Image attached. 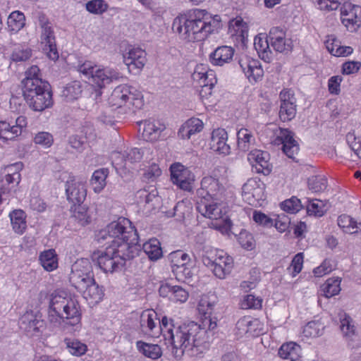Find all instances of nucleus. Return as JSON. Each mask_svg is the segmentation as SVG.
<instances>
[{"mask_svg":"<svg viewBox=\"0 0 361 361\" xmlns=\"http://www.w3.org/2000/svg\"><path fill=\"white\" fill-rule=\"evenodd\" d=\"M212 16L205 10L195 9L174 19L172 29L188 42H200L213 32Z\"/></svg>","mask_w":361,"mask_h":361,"instance_id":"2","label":"nucleus"},{"mask_svg":"<svg viewBox=\"0 0 361 361\" xmlns=\"http://www.w3.org/2000/svg\"><path fill=\"white\" fill-rule=\"evenodd\" d=\"M18 128L13 126V121H0V140L3 141L11 140L19 136Z\"/></svg>","mask_w":361,"mask_h":361,"instance_id":"40","label":"nucleus"},{"mask_svg":"<svg viewBox=\"0 0 361 361\" xmlns=\"http://www.w3.org/2000/svg\"><path fill=\"white\" fill-rule=\"evenodd\" d=\"M97 240L99 244L118 247L122 244L126 243L130 247H137L138 254L141 250L139 244V236L137 230L131 226L129 219L120 217L117 221H114L97 235Z\"/></svg>","mask_w":361,"mask_h":361,"instance_id":"4","label":"nucleus"},{"mask_svg":"<svg viewBox=\"0 0 361 361\" xmlns=\"http://www.w3.org/2000/svg\"><path fill=\"white\" fill-rule=\"evenodd\" d=\"M64 343L69 353L75 356H81L87 352V345L78 340L65 338Z\"/></svg>","mask_w":361,"mask_h":361,"instance_id":"45","label":"nucleus"},{"mask_svg":"<svg viewBox=\"0 0 361 361\" xmlns=\"http://www.w3.org/2000/svg\"><path fill=\"white\" fill-rule=\"evenodd\" d=\"M141 250L143 251L152 261H156L162 257V250L160 242L156 238H152L141 245Z\"/></svg>","mask_w":361,"mask_h":361,"instance_id":"30","label":"nucleus"},{"mask_svg":"<svg viewBox=\"0 0 361 361\" xmlns=\"http://www.w3.org/2000/svg\"><path fill=\"white\" fill-rule=\"evenodd\" d=\"M265 185L259 179L250 178L242 188L243 199L253 205L264 199Z\"/></svg>","mask_w":361,"mask_h":361,"instance_id":"14","label":"nucleus"},{"mask_svg":"<svg viewBox=\"0 0 361 361\" xmlns=\"http://www.w3.org/2000/svg\"><path fill=\"white\" fill-rule=\"evenodd\" d=\"M340 315V328L343 333L346 335H350L354 334L355 326L350 324L351 319L345 312L341 311Z\"/></svg>","mask_w":361,"mask_h":361,"instance_id":"52","label":"nucleus"},{"mask_svg":"<svg viewBox=\"0 0 361 361\" xmlns=\"http://www.w3.org/2000/svg\"><path fill=\"white\" fill-rule=\"evenodd\" d=\"M142 94L135 87L127 85L117 86L108 99L109 104L113 107L120 108L127 103L137 109L143 106Z\"/></svg>","mask_w":361,"mask_h":361,"instance_id":"9","label":"nucleus"},{"mask_svg":"<svg viewBox=\"0 0 361 361\" xmlns=\"http://www.w3.org/2000/svg\"><path fill=\"white\" fill-rule=\"evenodd\" d=\"M276 140L280 141L283 145L282 150L283 153L288 158L297 161L299 145L297 141L293 138V133L288 129L280 128V132L277 135Z\"/></svg>","mask_w":361,"mask_h":361,"instance_id":"18","label":"nucleus"},{"mask_svg":"<svg viewBox=\"0 0 361 361\" xmlns=\"http://www.w3.org/2000/svg\"><path fill=\"white\" fill-rule=\"evenodd\" d=\"M41 265L47 271H51L58 267L57 255L54 250L42 252L39 255Z\"/></svg>","mask_w":361,"mask_h":361,"instance_id":"36","label":"nucleus"},{"mask_svg":"<svg viewBox=\"0 0 361 361\" xmlns=\"http://www.w3.org/2000/svg\"><path fill=\"white\" fill-rule=\"evenodd\" d=\"M307 213L309 215H314L317 217L322 216L330 207L327 201H322L318 199L311 200L307 199Z\"/></svg>","mask_w":361,"mask_h":361,"instance_id":"33","label":"nucleus"},{"mask_svg":"<svg viewBox=\"0 0 361 361\" xmlns=\"http://www.w3.org/2000/svg\"><path fill=\"white\" fill-rule=\"evenodd\" d=\"M214 302H210L208 298H202L200 301L199 302V304L197 305V310L200 314L202 315V324L204 326L202 329L207 331L205 329V326H208V329L209 330L214 329L216 326V318L212 317V314L214 312ZM197 325V323H196ZM202 329V327H200ZM207 332V331H206ZM207 334V333H206ZM207 336V348L204 350V351L208 348L209 347V341H208V336Z\"/></svg>","mask_w":361,"mask_h":361,"instance_id":"17","label":"nucleus"},{"mask_svg":"<svg viewBox=\"0 0 361 361\" xmlns=\"http://www.w3.org/2000/svg\"><path fill=\"white\" fill-rule=\"evenodd\" d=\"M242 309H258L262 306V300L253 295H247L241 302Z\"/></svg>","mask_w":361,"mask_h":361,"instance_id":"54","label":"nucleus"},{"mask_svg":"<svg viewBox=\"0 0 361 361\" xmlns=\"http://www.w3.org/2000/svg\"><path fill=\"white\" fill-rule=\"evenodd\" d=\"M10 219L13 231L22 234L26 228L25 213L23 210H14L10 214Z\"/></svg>","mask_w":361,"mask_h":361,"instance_id":"39","label":"nucleus"},{"mask_svg":"<svg viewBox=\"0 0 361 361\" xmlns=\"http://www.w3.org/2000/svg\"><path fill=\"white\" fill-rule=\"evenodd\" d=\"M86 9L91 13L102 14L108 8L104 0H91L86 4Z\"/></svg>","mask_w":361,"mask_h":361,"instance_id":"51","label":"nucleus"},{"mask_svg":"<svg viewBox=\"0 0 361 361\" xmlns=\"http://www.w3.org/2000/svg\"><path fill=\"white\" fill-rule=\"evenodd\" d=\"M280 357L290 361H300L301 358V348L294 342L283 343L279 349Z\"/></svg>","mask_w":361,"mask_h":361,"instance_id":"28","label":"nucleus"},{"mask_svg":"<svg viewBox=\"0 0 361 361\" xmlns=\"http://www.w3.org/2000/svg\"><path fill=\"white\" fill-rule=\"evenodd\" d=\"M204 209L202 214L209 219H217L221 216V208L216 203L204 204Z\"/></svg>","mask_w":361,"mask_h":361,"instance_id":"56","label":"nucleus"},{"mask_svg":"<svg viewBox=\"0 0 361 361\" xmlns=\"http://www.w3.org/2000/svg\"><path fill=\"white\" fill-rule=\"evenodd\" d=\"M136 347L140 353L153 360H157L162 355L161 348L157 344L138 341L136 342Z\"/></svg>","mask_w":361,"mask_h":361,"instance_id":"34","label":"nucleus"},{"mask_svg":"<svg viewBox=\"0 0 361 361\" xmlns=\"http://www.w3.org/2000/svg\"><path fill=\"white\" fill-rule=\"evenodd\" d=\"M240 245L247 250H252L255 247V240L252 235L247 232H241L238 237Z\"/></svg>","mask_w":361,"mask_h":361,"instance_id":"60","label":"nucleus"},{"mask_svg":"<svg viewBox=\"0 0 361 361\" xmlns=\"http://www.w3.org/2000/svg\"><path fill=\"white\" fill-rule=\"evenodd\" d=\"M53 136L47 132H39L34 138V142L46 147H49L53 144Z\"/></svg>","mask_w":361,"mask_h":361,"instance_id":"55","label":"nucleus"},{"mask_svg":"<svg viewBox=\"0 0 361 361\" xmlns=\"http://www.w3.org/2000/svg\"><path fill=\"white\" fill-rule=\"evenodd\" d=\"M43 90L44 92L41 93V95L36 96L32 99L25 101L29 107L35 111H43L53 106L52 91L47 92V90Z\"/></svg>","mask_w":361,"mask_h":361,"instance_id":"26","label":"nucleus"},{"mask_svg":"<svg viewBox=\"0 0 361 361\" xmlns=\"http://www.w3.org/2000/svg\"><path fill=\"white\" fill-rule=\"evenodd\" d=\"M202 262L216 277L221 279L231 272L233 267V258L223 250H205L202 257Z\"/></svg>","mask_w":361,"mask_h":361,"instance_id":"8","label":"nucleus"},{"mask_svg":"<svg viewBox=\"0 0 361 361\" xmlns=\"http://www.w3.org/2000/svg\"><path fill=\"white\" fill-rule=\"evenodd\" d=\"M281 207L285 212L295 214L299 212L303 207V205L300 200L296 197H292L290 199L283 201L281 204Z\"/></svg>","mask_w":361,"mask_h":361,"instance_id":"49","label":"nucleus"},{"mask_svg":"<svg viewBox=\"0 0 361 361\" xmlns=\"http://www.w3.org/2000/svg\"><path fill=\"white\" fill-rule=\"evenodd\" d=\"M228 133L224 128L214 129L212 133L210 147L216 153L226 156L231 153V147L227 143Z\"/></svg>","mask_w":361,"mask_h":361,"instance_id":"22","label":"nucleus"},{"mask_svg":"<svg viewBox=\"0 0 361 361\" xmlns=\"http://www.w3.org/2000/svg\"><path fill=\"white\" fill-rule=\"evenodd\" d=\"M234 52L235 50L231 47H219L210 54L209 61L214 66H222L232 61Z\"/></svg>","mask_w":361,"mask_h":361,"instance_id":"25","label":"nucleus"},{"mask_svg":"<svg viewBox=\"0 0 361 361\" xmlns=\"http://www.w3.org/2000/svg\"><path fill=\"white\" fill-rule=\"evenodd\" d=\"M66 194L73 206L82 204L87 196L85 183L76 180L75 177H69L66 183Z\"/></svg>","mask_w":361,"mask_h":361,"instance_id":"15","label":"nucleus"},{"mask_svg":"<svg viewBox=\"0 0 361 361\" xmlns=\"http://www.w3.org/2000/svg\"><path fill=\"white\" fill-rule=\"evenodd\" d=\"M31 56V50L29 49H16L12 55L11 58L14 61H25Z\"/></svg>","mask_w":361,"mask_h":361,"instance_id":"63","label":"nucleus"},{"mask_svg":"<svg viewBox=\"0 0 361 361\" xmlns=\"http://www.w3.org/2000/svg\"><path fill=\"white\" fill-rule=\"evenodd\" d=\"M140 328L143 334L149 336L162 334L165 341L172 345L176 357H182L185 351L202 353L207 348V332L194 322L176 326L173 319L166 316L159 319L156 312L146 310L140 314Z\"/></svg>","mask_w":361,"mask_h":361,"instance_id":"1","label":"nucleus"},{"mask_svg":"<svg viewBox=\"0 0 361 361\" xmlns=\"http://www.w3.org/2000/svg\"><path fill=\"white\" fill-rule=\"evenodd\" d=\"M188 296L189 294L188 291H186L184 288L180 286H174L171 300L184 302L188 300Z\"/></svg>","mask_w":361,"mask_h":361,"instance_id":"61","label":"nucleus"},{"mask_svg":"<svg viewBox=\"0 0 361 361\" xmlns=\"http://www.w3.org/2000/svg\"><path fill=\"white\" fill-rule=\"evenodd\" d=\"M237 145L239 150L247 152L251 145L254 144L255 138L252 133L247 128H241L237 133Z\"/></svg>","mask_w":361,"mask_h":361,"instance_id":"37","label":"nucleus"},{"mask_svg":"<svg viewBox=\"0 0 361 361\" xmlns=\"http://www.w3.org/2000/svg\"><path fill=\"white\" fill-rule=\"evenodd\" d=\"M343 0H317L318 8L324 11H331L336 10Z\"/></svg>","mask_w":361,"mask_h":361,"instance_id":"53","label":"nucleus"},{"mask_svg":"<svg viewBox=\"0 0 361 361\" xmlns=\"http://www.w3.org/2000/svg\"><path fill=\"white\" fill-rule=\"evenodd\" d=\"M69 281L89 303L94 305L102 300L103 289L95 281L89 259H81L72 265Z\"/></svg>","mask_w":361,"mask_h":361,"instance_id":"3","label":"nucleus"},{"mask_svg":"<svg viewBox=\"0 0 361 361\" xmlns=\"http://www.w3.org/2000/svg\"><path fill=\"white\" fill-rule=\"evenodd\" d=\"M290 219L284 214L278 215L277 218L274 220L273 226L281 233L286 231L290 227Z\"/></svg>","mask_w":361,"mask_h":361,"instance_id":"58","label":"nucleus"},{"mask_svg":"<svg viewBox=\"0 0 361 361\" xmlns=\"http://www.w3.org/2000/svg\"><path fill=\"white\" fill-rule=\"evenodd\" d=\"M78 71L90 80V82L101 89L121 77L117 70L111 68H100L90 61L79 65Z\"/></svg>","mask_w":361,"mask_h":361,"instance_id":"7","label":"nucleus"},{"mask_svg":"<svg viewBox=\"0 0 361 361\" xmlns=\"http://www.w3.org/2000/svg\"><path fill=\"white\" fill-rule=\"evenodd\" d=\"M139 255L137 247H130L124 243L118 247L108 246L104 252H94L92 260L96 261L97 265L104 273L112 274L121 269L127 260L132 259Z\"/></svg>","mask_w":361,"mask_h":361,"instance_id":"6","label":"nucleus"},{"mask_svg":"<svg viewBox=\"0 0 361 361\" xmlns=\"http://www.w3.org/2000/svg\"><path fill=\"white\" fill-rule=\"evenodd\" d=\"M165 129V126L159 122L145 121L142 137L148 141H154L159 138L161 133Z\"/></svg>","mask_w":361,"mask_h":361,"instance_id":"29","label":"nucleus"},{"mask_svg":"<svg viewBox=\"0 0 361 361\" xmlns=\"http://www.w3.org/2000/svg\"><path fill=\"white\" fill-rule=\"evenodd\" d=\"M82 92V85L80 81L75 80L67 84L63 90V95L68 101L75 100L79 98Z\"/></svg>","mask_w":361,"mask_h":361,"instance_id":"42","label":"nucleus"},{"mask_svg":"<svg viewBox=\"0 0 361 361\" xmlns=\"http://www.w3.org/2000/svg\"><path fill=\"white\" fill-rule=\"evenodd\" d=\"M123 61L130 71L142 70L145 66L147 59L145 50L139 47H133L123 54Z\"/></svg>","mask_w":361,"mask_h":361,"instance_id":"21","label":"nucleus"},{"mask_svg":"<svg viewBox=\"0 0 361 361\" xmlns=\"http://www.w3.org/2000/svg\"><path fill=\"white\" fill-rule=\"evenodd\" d=\"M44 326V320L38 319L32 315H24L21 318V328L32 333V335L42 331Z\"/></svg>","mask_w":361,"mask_h":361,"instance_id":"31","label":"nucleus"},{"mask_svg":"<svg viewBox=\"0 0 361 361\" xmlns=\"http://www.w3.org/2000/svg\"><path fill=\"white\" fill-rule=\"evenodd\" d=\"M341 279L338 277L330 278L321 286L323 295L326 298H331L339 293Z\"/></svg>","mask_w":361,"mask_h":361,"instance_id":"41","label":"nucleus"},{"mask_svg":"<svg viewBox=\"0 0 361 361\" xmlns=\"http://www.w3.org/2000/svg\"><path fill=\"white\" fill-rule=\"evenodd\" d=\"M270 41L268 35L262 38L256 37L255 38L254 46L258 53L259 56L266 62H269L272 59V52L269 47Z\"/></svg>","mask_w":361,"mask_h":361,"instance_id":"32","label":"nucleus"},{"mask_svg":"<svg viewBox=\"0 0 361 361\" xmlns=\"http://www.w3.org/2000/svg\"><path fill=\"white\" fill-rule=\"evenodd\" d=\"M238 63L250 82H256L263 76L264 71L258 60L246 57L239 60Z\"/></svg>","mask_w":361,"mask_h":361,"instance_id":"23","label":"nucleus"},{"mask_svg":"<svg viewBox=\"0 0 361 361\" xmlns=\"http://www.w3.org/2000/svg\"><path fill=\"white\" fill-rule=\"evenodd\" d=\"M25 18L22 12L16 11L12 12L8 18V26L11 31L18 32L25 25Z\"/></svg>","mask_w":361,"mask_h":361,"instance_id":"44","label":"nucleus"},{"mask_svg":"<svg viewBox=\"0 0 361 361\" xmlns=\"http://www.w3.org/2000/svg\"><path fill=\"white\" fill-rule=\"evenodd\" d=\"M341 6V19L342 23L350 32H355L361 25V18L357 16L360 7L354 5L348 0H343Z\"/></svg>","mask_w":361,"mask_h":361,"instance_id":"10","label":"nucleus"},{"mask_svg":"<svg viewBox=\"0 0 361 361\" xmlns=\"http://www.w3.org/2000/svg\"><path fill=\"white\" fill-rule=\"evenodd\" d=\"M338 225L343 228H355L357 226V221L350 216L341 215L338 219Z\"/></svg>","mask_w":361,"mask_h":361,"instance_id":"64","label":"nucleus"},{"mask_svg":"<svg viewBox=\"0 0 361 361\" xmlns=\"http://www.w3.org/2000/svg\"><path fill=\"white\" fill-rule=\"evenodd\" d=\"M108 175L109 170L105 168L97 169L93 173L90 180V184L95 192H100L106 186V179Z\"/></svg>","mask_w":361,"mask_h":361,"instance_id":"35","label":"nucleus"},{"mask_svg":"<svg viewBox=\"0 0 361 361\" xmlns=\"http://www.w3.org/2000/svg\"><path fill=\"white\" fill-rule=\"evenodd\" d=\"M169 261L171 264V269L185 265H190V257L183 250H178L171 252L168 256Z\"/></svg>","mask_w":361,"mask_h":361,"instance_id":"38","label":"nucleus"},{"mask_svg":"<svg viewBox=\"0 0 361 361\" xmlns=\"http://www.w3.org/2000/svg\"><path fill=\"white\" fill-rule=\"evenodd\" d=\"M324 324L319 321H311L303 328V334L305 337H317L323 334Z\"/></svg>","mask_w":361,"mask_h":361,"instance_id":"46","label":"nucleus"},{"mask_svg":"<svg viewBox=\"0 0 361 361\" xmlns=\"http://www.w3.org/2000/svg\"><path fill=\"white\" fill-rule=\"evenodd\" d=\"M42 43L44 44L45 50L49 59L56 60L59 58V53L56 49V39L52 26L44 27L42 29Z\"/></svg>","mask_w":361,"mask_h":361,"instance_id":"24","label":"nucleus"},{"mask_svg":"<svg viewBox=\"0 0 361 361\" xmlns=\"http://www.w3.org/2000/svg\"><path fill=\"white\" fill-rule=\"evenodd\" d=\"M192 78L201 87L200 94L205 93L211 94L212 89L216 82V79L212 71L204 73H192Z\"/></svg>","mask_w":361,"mask_h":361,"instance_id":"27","label":"nucleus"},{"mask_svg":"<svg viewBox=\"0 0 361 361\" xmlns=\"http://www.w3.org/2000/svg\"><path fill=\"white\" fill-rule=\"evenodd\" d=\"M171 180L180 189L190 191L195 181V175L182 164H173L170 167Z\"/></svg>","mask_w":361,"mask_h":361,"instance_id":"11","label":"nucleus"},{"mask_svg":"<svg viewBox=\"0 0 361 361\" xmlns=\"http://www.w3.org/2000/svg\"><path fill=\"white\" fill-rule=\"evenodd\" d=\"M171 271L176 279L179 281H185L188 279H190L193 276L190 265H185L183 267L178 266L172 269Z\"/></svg>","mask_w":361,"mask_h":361,"instance_id":"50","label":"nucleus"},{"mask_svg":"<svg viewBox=\"0 0 361 361\" xmlns=\"http://www.w3.org/2000/svg\"><path fill=\"white\" fill-rule=\"evenodd\" d=\"M252 218L257 224L263 226L270 228L274 225V220L262 212L255 211Z\"/></svg>","mask_w":361,"mask_h":361,"instance_id":"57","label":"nucleus"},{"mask_svg":"<svg viewBox=\"0 0 361 361\" xmlns=\"http://www.w3.org/2000/svg\"><path fill=\"white\" fill-rule=\"evenodd\" d=\"M49 320L51 323L62 320L73 326L78 325L81 320L79 302L64 291L54 292L49 302Z\"/></svg>","mask_w":361,"mask_h":361,"instance_id":"5","label":"nucleus"},{"mask_svg":"<svg viewBox=\"0 0 361 361\" xmlns=\"http://www.w3.org/2000/svg\"><path fill=\"white\" fill-rule=\"evenodd\" d=\"M23 94L25 100H30L41 95L44 92L43 89L47 90V92L51 91L50 84L42 79H29L24 78L22 80Z\"/></svg>","mask_w":361,"mask_h":361,"instance_id":"16","label":"nucleus"},{"mask_svg":"<svg viewBox=\"0 0 361 361\" xmlns=\"http://www.w3.org/2000/svg\"><path fill=\"white\" fill-rule=\"evenodd\" d=\"M303 264V254L302 252L298 253L293 257L290 268L293 269L292 275L295 276L296 274H299L302 268Z\"/></svg>","mask_w":361,"mask_h":361,"instance_id":"62","label":"nucleus"},{"mask_svg":"<svg viewBox=\"0 0 361 361\" xmlns=\"http://www.w3.org/2000/svg\"><path fill=\"white\" fill-rule=\"evenodd\" d=\"M224 192V187L219 179L212 176L204 177L201 181V188L197 190V195L204 199L210 197L215 200H221Z\"/></svg>","mask_w":361,"mask_h":361,"instance_id":"13","label":"nucleus"},{"mask_svg":"<svg viewBox=\"0 0 361 361\" xmlns=\"http://www.w3.org/2000/svg\"><path fill=\"white\" fill-rule=\"evenodd\" d=\"M268 38L271 47L277 52H288L292 49V42L290 39H286L285 32L279 27L270 30Z\"/></svg>","mask_w":361,"mask_h":361,"instance_id":"20","label":"nucleus"},{"mask_svg":"<svg viewBox=\"0 0 361 361\" xmlns=\"http://www.w3.org/2000/svg\"><path fill=\"white\" fill-rule=\"evenodd\" d=\"M186 127L189 128L188 135H192L202 130L203 122L199 118H192L186 121Z\"/></svg>","mask_w":361,"mask_h":361,"instance_id":"59","label":"nucleus"},{"mask_svg":"<svg viewBox=\"0 0 361 361\" xmlns=\"http://www.w3.org/2000/svg\"><path fill=\"white\" fill-rule=\"evenodd\" d=\"M247 159L257 173H262L264 175H269L271 173V166L269 163V154L267 152L252 149L248 154Z\"/></svg>","mask_w":361,"mask_h":361,"instance_id":"19","label":"nucleus"},{"mask_svg":"<svg viewBox=\"0 0 361 361\" xmlns=\"http://www.w3.org/2000/svg\"><path fill=\"white\" fill-rule=\"evenodd\" d=\"M73 216L81 226H85L90 222V216L87 214V207L82 204L74 206Z\"/></svg>","mask_w":361,"mask_h":361,"instance_id":"47","label":"nucleus"},{"mask_svg":"<svg viewBox=\"0 0 361 361\" xmlns=\"http://www.w3.org/2000/svg\"><path fill=\"white\" fill-rule=\"evenodd\" d=\"M280 110L279 113L281 121H290L296 115V99L293 91L290 90H283L279 94Z\"/></svg>","mask_w":361,"mask_h":361,"instance_id":"12","label":"nucleus"},{"mask_svg":"<svg viewBox=\"0 0 361 361\" xmlns=\"http://www.w3.org/2000/svg\"><path fill=\"white\" fill-rule=\"evenodd\" d=\"M22 167L23 164L21 162L8 166L6 169L8 173L5 176V184L8 185L15 184L17 185L20 180V175L18 171L22 169Z\"/></svg>","mask_w":361,"mask_h":361,"instance_id":"43","label":"nucleus"},{"mask_svg":"<svg viewBox=\"0 0 361 361\" xmlns=\"http://www.w3.org/2000/svg\"><path fill=\"white\" fill-rule=\"evenodd\" d=\"M308 188L314 192L324 191L327 187V180L321 176H314L308 179Z\"/></svg>","mask_w":361,"mask_h":361,"instance_id":"48","label":"nucleus"}]
</instances>
